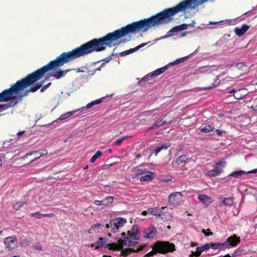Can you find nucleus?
Listing matches in <instances>:
<instances>
[{
    "label": "nucleus",
    "mask_w": 257,
    "mask_h": 257,
    "mask_svg": "<svg viewBox=\"0 0 257 257\" xmlns=\"http://www.w3.org/2000/svg\"><path fill=\"white\" fill-rule=\"evenodd\" d=\"M154 178L153 173L150 171L146 172L145 175H143L140 177V180L141 182L150 181L153 180Z\"/></svg>",
    "instance_id": "23"
},
{
    "label": "nucleus",
    "mask_w": 257,
    "mask_h": 257,
    "mask_svg": "<svg viewBox=\"0 0 257 257\" xmlns=\"http://www.w3.org/2000/svg\"><path fill=\"white\" fill-rule=\"evenodd\" d=\"M44 82H45V80L43 81H41L39 83H36V84L34 86L31 87L29 89L26 90L24 91V93L22 94L23 96H24V97L25 96H28V94L30 92H35L36 91H37L38 89L41 88V86L43 85V84H44Z\"/></svg>",
    "instance_id": "16"
},
{
    "label": "nucleus",
    "mask_w": 257,
    "mask_h": 257,
    "mask_svg": "<svg viewBox=\"0 0 257 257\" xmlns=\"http://www.w3.org/2000/svg\"><path fill=\"white\" fill-rule=\"evenodd\" d=\"M254 111H257V105H254L251 107Z\"/></svg>",
    "instance_id": "59"
},
{
    "label": "nucleus",
    "mask_w": 257,
    "mask_h": 257,
    "mask_svg": "<svg viewBox=\"0 0 257 257\" xmlns=\"http://www.w3.org/2000/svg\"><path fill=\"white\" fill-rule=\"evenodd\" d=\"M31 216L37 218L38 219L41 218V214L39 212H36L34 213H31L30 214Z\"/></svg>",
    "instance_id": "43"
},
{
    "label": "nucleus",
    "mask_w": 257,
    "mask_h": 257,
    "mask_svg": "<svg viewBox=\"0 0 257 257\" xmlns=\"http://www.w3.org/2000/svg\"><path fill=\"white\" fill-rule=\"evenodd\" d=\"M225 164V162H221L216 163L215 167L208 172V176L209 177H215L220 174L223 172L221 166L224 167Z\"/></svg>",
    "instance_id": "10"
},
{
    "label": "nucleus",
    "mask_w": 257,
    "mask_h": 257,
    "mask_svg": "<svg viewBox=\"0 0 257 257\" xmlns=\"http://www.w3.org/2000/svg\"><path fill=\"white\" fill-rule=\"evenodd\" d=\"M25 133V131H21V132H19L18 133H17V136L18 137H20L21 136H22V135L24 134Z\"/></svg>",
    "instance_id": "58"
},
{
    "label": "nucleus",
    "mask_w": 257,
    "mask_h": 257,
    "mask_svg": "<svg viewBox=\"0 0 257 257\" xmlns=\"http://www.w3.org/2000/svg\"><path fill=\"white\" fill-rule=\"evenodd\" d=\"M47 64H48L34 72L29 74L24 78L20 80H18L17 82L15 84L12 85L10 88L5 89L3 93L0 94L1 99L7 100V99H8V100H10V96H12L13 94L19 93L26 88L33 85L37 81L40 80L43 77L44 74L49 71H51L50 74V76L54 77L57 79H60L63 76L65 73L64 71L60 69H58V70L55 69L56 68L62 66L63 65L55 67L52 69L45 71V72L41 73V69Z\"/></svg>",
    "instance_id": "2"
},
{
    "label": "nucleus",
    "mask_w": 257,
    "mask_h": 257,
    "mask_svg": "<svg viewBox=\"0 0 257 257\" xmlns=\"http://www.w3.org/2000/svg\"><path fill=\"white\" fill-rule=\"evenodd\" d=\"M134 173L132 175L133 178H136L139 175H143L146 173V169L143 168L141 166H138L133 169Z\"/></svg>",
    "instance_id": "18"
},
{
    "label": "nucleus",
    "mask_w": 257,
    "mask_h": 257,
    "mask_svg": "<svg viewBox=\"0 0 257 257\" xmlns=\"http://www.w3.org/2000/svg\"><path fill=\"white\" fill-rule=\"evenodd\" d=\"M181 198L182 194L180 192H173L169 196V202L173 205H176L179 203Z\"/></svg>",
    "instance_id": "14"
},
{
    "label": "nucleus",
    "mask_w": 257,
    "mask_h": 257,
    "mask_svg": "<svg viewBox=\"0 0 257 257\" xmlns=\"http://www.w3.org/2000/svg\"><path fill=\"white\" fill-rule=\"evenodd\" d=\"M236 91L234 89H233L231 90H230V91H229V93H233V94H234V93H236Z\"/></svg>",
    "instance_id": "63"
},
{
    "label": "nucleus",
    "mask_w": 257,
    "mask_h": 257,
    "mask_svg": "<svg viewBox=\"0 0 257 257\" xmlns=\"http://www.w3.org/2000/svg\"><path fill=\"white\" fill-rule=\"evenodd\" d=\"M94 203L97 206L103 205L102 200H95Z\"/></svg>",
    "instance_id": "51"
},
{
    "label": "nucleus",
    "mask_w": 257,
    "mask_h": 257,
    "mask_svg": "<svg viewBox=\"0 0 257 257\" xmlns=\"http://www.w3.org/2000/svg\"><path fill=\"white\" fill-rule=\"evenodd\" d=\"M188 158V156L186 155H181L177 158L176 160V163L178 165L182 164H185Z\"/></svg>",
    "instance_id": "27"
},
{
    "label": "nucleus",
    "mask_w": 257,
    "mask_h": 257,
    "mask_svg": "<svg viewBox=\"0 0 257 257\" xmlns=\"http://www.w3.org/2000/svg\"><path fill=\"white\" fill-rule=\"evenodd\" d=\"M190 25H187V24H181L180 25L177 26V27L178 28V29H179V31H180L186 30L188 28V26H190Z\"/></svg>",
    "instance_id": "42"
},
{
    "label": "nucleus",
    "mask_w": 257,
    "mask_h": 257,
    "mask_svg": "<svg viewBox=\"0 0 257 257\" xmlns=\"http://www.w3.org/2000/svg\"><path fill=\"white\" fill-rule=\"evenodd\" d=\"M146 246V245L145 244L140 245L136 249L132 248H126L122 249L120 251V255L122 256L123 257H126L132 252H139L141 251V250H143Z\"/></svg>",
    "instance_id": "12"
},
{
    "label": "nucleus",
    "mask_w": 257,
    "mask_h": 257,
    "mask_svg": "<svg viewBox=\"0 0 257 257\" xmlns=\"http://www.w3.org/2000/svg\"><path fill=\"white\" fill-rule=\"evenodd\" d=\"M155 115V113H153L152 111H147L145 112V115L146 116H154Z\"/></svg>",
    "instance_id": "49"
},
{
    "label": "nucleus",
    "mask_w": 257,
    "mask_h": 257,
    "mask_svg": "<svg viewBox=\"0 0 257 257\" xmlns=\"http://www.w3.org/2000/svg\"><path fill=\"white\" fill-rule=\"evenodd\" d=\"M199 201L204 204L205 206H208L213 201V200L205 195H200L199 196Z\"/></svg>",
    "instance_id": "22"
},
{
    "label": "nucleus",
    "mask_w": 257,
    "mask_h": 257,
    "mask_svg": "<svg viewBox=\"0 0 257 257\" xmlns=\"http://www.w3.org/2000/svg\"><path fill=\"white\" fill-rule=\"evenodd\" d=\"M168 68V66H165L162 68L156 69L155 71L150 73L145 76L140 81H139V83L141 85H143L144 83L148 82V83H151V82H150L152 80L153 78H155L158 75L164 72Z\"/></svg>",
    "instance_id": "6"
},
{
    "label": "nucleus",
    "mask_w": 257,
    "mask_h": 257,
    "mask_svg": "<svg viewBox=\"0 0 257 257\" xmlns=\"http://www.w3.org/2000/svg\"><path fill=\"white\" fill-rule=\"evenodd\" d=\"M107 241V239L103 237H99L98 240L95 243H93L91 244V247H94L95 249H97L100 247H105L107 248V245L109 244L110 243H108L107 244H105L106 241Z\"/></svg>",
    "instance_id": "15"
},
{
    "label": "nucleus",
    "mask_w": 257,
    "mask_h": 257,
    "mask_svg": "<svg viewBox=\"0 0 257 257\" xmlns=\"http://www.w3.org/2000/svg\"><path fill=\"white\" fill-rule=\"evenodd\" d=\"M214 127L211 126L209 124H206L203 127L201 128L200 132L203 133H207L212 131Z\"/></svg>",
    "instance_id": "33"
},
{
    "label": "nucleus",
    "mask_w": 257,
    "mask_h": 257,
    "mask_svg": "<svg viewBox=\"0 0 257 257\" xmlns=\"http://www.w3.org/2000/svg\"><path fill=\"white\" fill-rule=\"evenodd\" d=\"M139 230L138 225H135L130 230L127 231V235L124 232H122L121 234L122 239H119L117 240V243L113 242L107 245L108 249L118 250L122 249L124 245L129 246L135 245L140 240Z\"/></svg>",
    "instance_id": "3"
},
{
    "label": "nucleus",
    "mask_w": 257,
    "mask_h": 257,
    "mask_svg": "<svg viewBox=\"0 0 257 257\" xmlns=\"http://www.w3.org/2000/svg\"><path fill=\"white\" fill-rule=\"evenodd\" d=\"M25 201L17 202L13 205V208L15 210H18L25 204Z\"/></svg>",
    "instance_id": "35"
},
{
    "label": "nucleus",
    "mask_w": 257,
    "mask_h": 257,
    "mask_svg": "<svg viewBox=\"0 0 257 257\" xmlns=\"http://www.w3.org/2000/svg\"><path fill=\"white\" fill-rule=\"evenodd\" d=\"M257 172V169L249 171L246 172L247 174L255 173Z\"/></svg>",
    "instance_id": "57"
},
{
    "label": "nucleus",
    "mask_w": 257,
    "mask_h": 257,
    "mask_svg": "<svg viewBox=\"0 0 257 257\" xmlns=\"http://www.w3.org/2000/svg\"><path fill=\"white\" fill-rule=\"evenodd\" d=\"M155 243L156 249L161 254L171 252L176 250L175 245L168 241H157Z\"/></svg>",
    "instance_id": "4"
},
{
    "label": "nucleus",
    "mask_w": 257,
    "mask_h": 257,
    "mask_svg": "<svg viewBox=\"0 0 257 257\" xmlns=\"http://www.w3.org/2000/svg\"><path fill=\"white\" fill-rule=\"evenodd\" d=\"M147 43H142L140 45L137 46L135 48V50L136 51H138L139 49L143 47L144 46H145V45H147Z\"/></svg>",
    "instance_id": "50"
},
{
    "label": "nucleus",
    "mask_w": 257,
    "mask_h": 257,
    "mask_svg": "<svg viewBox=\"0 0 257 257\" xmlns=\"http://www.w3.org/2000/svg\"><path fill=\"white\" fill-rule=\"evenodd\" d=\"M73 113H74L73 112H71V111L67 112L61 115L60 116V117H59V119H60V120L65 119L69 117L71 115H72L73 114Z\"/></svg>",
    "instance_id": "39"
},
{
    "label": "nucleus",
    "mask_w": 257,
    "mask_h": 257,
    "mask_svg": "<svg viewBox=\"0 0 257 257\" xmlns=\"http://www.w3.org/2000/svg\"><path fill=\"white\" fill-rule=\"evenodd\" d=\"M187 59H188L187 57H185L177 59L176 61H175L174 62H173V63H170L169 65L172 66V65H174L175 64H179L180 63L184 62L185 60H187Z\"/></svg>",
    "instance_id": "40"
},
{
    "label": "nucleus",
    "mask_w": 257,
    "mask_h": 257,
    "mask_svg": "<svg viewBox=\"0 0 257 257\" xmlns=\"http://www.w3.org/2000/svg\"><path fill=\"white\" fill-rule=\"evenodd\" d=\"M208 249V245L207 243L202 245L201 247H198L196 248V251L195 252H192L191 256H199L200 255L202 252L205 251L206 250Z\"/></svg>",
    "instance_id": "19"
},
{
    "label": "nucleus",
    "mask_w": 257,
    "mask_h": 257,
    "mask_svg": "<svg viewBox=\"0 0 257 257\" xmlns=\"http://www.w3.org/2000/svg\"><path fill=\"white\" fill-rule=\"evenodd\" d=\"M104 97L95 100L94 101H91V102L88 103L85 107H83L81 108L82 110H86V109L90 108L92 107L93 105L97 104H99L102 102V99Z\"/></svg>",
    "instance_id": "26"
},
{
    "label": "nucleus",
    "mask_w": 257,
    "mask_h": 257,
    "mask_svg": "<svg viewBox=\"0 0 257 257\" xmlns=\"http://www.w3.org/2000/svg\"><path fill=\"white\" fill-rule=\"evenodd\" d=\"M240 242V238L236 234H234L228 237L226 241L223 242L224 246H231L232 247L236 246Z\"/></svg>",
    "instance_id": "11"
},
{
    "label": "nucleus",
    "mask_w": 257,
    "mask_h": 257,
    "mask_svg": "<svg viewBox=\"0 0 257 257\" xmlns=\"http://www.w3.org/2000/svg\"><path fill=\"white\" fill-rule=\"evenodd\" d=\"M113 201V197L111 196H108L102 200V204H103V205H104V206H109L112 204Z\"/></svg>",
    "instance_id": "30"
},
{
    "label": "nucleus",
    "mask_w": 257,
    "mask_h": 257,
    "mask_svg": "<svg viewBox=\"0 0 257 257\" xmlns=\"http://www.w3.org/2000/svg\"><path fill=\"white\" fill-rule=\"evenodd\" d=\"M210 80H212V81H213V82L211 83V85L210 86L204 87V90L211 89L214 88L220 83V79L217 76L214 75H211L210 76Z\"/></svg>",
    "instance_id": "17"
},
{
    "label": "nucleus",
    "mask_w": 257,
    "mask_h": 257,
    "mask_svg": "<svg viewBox=\"0 0 257 257\" xmlns=\"http://www.w3.org/2000/svg\"><path fill=\"white\" fill-rule=\"evenodd\" d=\"M0 106H1L0 109L5 110L4 108H5V104H1V105H0Z\"/></svg>",
    "instance_id": "62"
},
{
    "label": "nucleus",
    "mask_w": 257,
    "mask_h": 257,
    "mask_svg": "<svg viewBox=\"0 0 257 257\" xmlns=\"http://www.w3.org/2000/svg\"><path fill=\"white\" fill-rule=\"evenodd\" d=\"M249 28V27L248 25H243L240 28L238 27L235 28L234 32L236 35L241 36L246 33Z\"/></svg>",
    "instance_id": "20"
},
{
    "label": "nucleus",
    "mask_w": 257,
    "mask_h": 257,
    "mask_svg": "<svg viewBox=\"0 0 257 257\" xmlns=\"http://www.w3.org/2000/svg\"><path fill=\"white\" fill-rule=\"evenodd\" d=\"M102 153L101 151H98L96 153L93 155V156L90 159V161L91 163H94L97 159L101 156Z\"/></svg>",
    "instance_id": "37"
},
{
    "label": "nucleus",
    "mask_w": 257,
    "mask_h": 257,
    "mask_svg": "<svg viewBox=\"0 0 257 257\" xmlns=\"http://www.w3.org/2000/svg\"><path fill=\"white\" fill-rule=\"evenodd\" d=\"M247 174L246 172L243 170H239V171H236L234 172H232L230 175L229 176L235 177V178H238L240 176L243 174Z\"/></svg>",
    "instance_id": "31"
},
{
    "label": "nucleus",
    "mask_w": 257,
    "mask_h": 257,
    "mask_svg": "<svg viewBox=\"0 0 257 257\" xmlns=\"http://www.w3.org/2000/svg\"><path fill=\"white\" fill-rule=\"evenodd\" d=\"M130 137L125 136L124 137H122V138H119L118 139L116 140L114 143V144L117 146H120L121 143L127 139L129 138Z\"/></svg>",
    "instance_id": "36"
},
{
    "label": "nucleus",
    "mask_w": 257,
    "mask_h": 257,
    "mask_svg": "<svg viewBox=\"0 0 257 257\" xmlns=\"http://www.w3.org/2000/svg\"><path fill=\"white\" fill-rule=\"evenodd\" d=\"M186 32H183V33H181V37H184V36H186Z\"/></svg>",
    "instance_id": "64"
},
{
    "label": "nucleus",
    "mask_w": 257,
    "mask_h": 257,
    "mask_svg": "<svg viewBox=\"0 0 257 257\" xmlns=\"http://www.w3.org/2000/svg\"><path fill=\"white\" fill-rule=\"evenodd\" d=\"M6 248L9 251H13L18 247V239L16 236L6 237L4 240Z\"/></svg>",
    "instance_id": "7"
},
{
    "label": "nucleus",
    "mask_w": 257,
    "mask_h": 257,
    "mask_svg": "<svg viewBox=\"0 0 257 257\" xmlns=\"http://www.w3.org/2000/svg\"><path fill=\"white\" fill-rule=\"evenodd\" d=\"M219 199L222 201V203L225 206H232L233 203V197L225 198L221 196Z\"/></svg>",
    "instance_id": "25"
},
{
    "label": "nucleus",
    "mask_w": 257,
    "mask_h": 257,
    "mask_svg": "<svg viewBox=\"0 0 257 257\" xmlns=\"http://www.w3.org/2000/svg\"><path fill=\"white\" fill-rule=\"evenodd\" d=\"M191 246H195L197 245V243L195 242H192L191 243Z\"/></svg>",
    "instance_id": "60"
},
{
    "label": "nucleus",
    "mask_w": 257,
    "mask_h": 257,
    "mask_svg": "<svg viewBox=\"0 0 257 257\" xmlns=\"http://www.w3.org/2000/svg\"><path fill=\"white\" fill-rule=\"evenodd\" d=\"M33 248L37 250H42V246L40 242H38L36 245L33 246Z\"/></svg>",
    "instance_id": "46"
},
{
    "label": "nucleus",
    "mask_w": 257,
    "mask_h": 257,
    "mask_svg": "<svg viewBox=\"0 0 257 257\" xmlns=\"http://www.w3.org/2000/svg\"><path fill=\"white\" fill-rule=\"evenodd\" d=\"M171 144L168 143H164L162 144L160 146L157 147L155 150H154V154L155 156H157L159 153H160L161 151L165 150H166L169 147H170Z\"/></svg>",
    "instance_id": "21"
},
{
    "label": "nucleus",
    "mask_w": 257,
    "mask_h": 257,
    "mask_svg": "<svg viewBox=\"0 0 257 257\" xmlns=\"http://www.w3.org/2000/svg\"><path fill=\"white\" fill-rule=\"evenodd\" d=\"M157 253H158V251L155 248V243L153 244L152 246V250L150 251L149 252L146 253L144 257H151L154 256V255L156 254Z\"/></svg>",
    "instance_id": "34"
},
{
    "label": "nucleus",
    "mask_w": 257,
    "mask_h": 257,
    "mask_svg": "<svg viewBox=\"0 0 257 257\" xmlns=\"http://www.w3.org/2000/svg\"><path fill=\"white\" fill-rule=\"evenodd\" d=\"M102 226V225L100 223H97L91 226V228H99Z\"/></svg>",
    "instance_id": "52"
},
{
    "label": "nucleus",
    "mask_w": 257,
    "mask_h": 257,
    "mask_svg": "<svg viewBox=\"0 0 257 257\" xmlns=\"http://www.w3.org/2000/svg\"><path fill=\"white\" fill-rule=\"evenodd\" d=\"M100 61L87 64L85 67L86 72L89 76L95 74L96 71H100L101 68L104 65V63H101L100 66H97V63Z\"/></svg>",
    "instance_id": "9"
},
{
    "label": "nucleus",
    "mask_w": 257,
    "mask_h": 257,
    "mask_svg": "<svg viewBox=\"0 0 257 257\" xmlns=\"http://www.w3.org/2000/svg\"><path fill=\"white\" fill-rule=\"evenodd\" d=\"M179 30L178 29V28L177 26L176 27H173V28H172L168 32V35H169V36H173V34L172 33H175V32H179Z\"/></svg>",
    "instance_id": "41"
},
{
    "label": "nucleus",
    "mask_w": 257,
    "mask_h": 257,
    "mask_svg": "<svg viewBox=\"0 0 257 257\" xmlns=\"http://www.w3.org/2000/svg\"><path fill=\"white\" fill-rule=\"evenodd\" d=\"M23 98H24V96H23V95L21 94L18 96V99L17 100H18V102L19 101L21 102L22 101Z\"/></svg>",
    "instance_id": "56"
},
{
    "label": "nucleus",
    "mask_w": 257,
    "mask_h": 257,
    "mask_svg": "<svg viewBox=\"0 0 257 257\" xmlns=\"http://www.w3.org/2000/svg\"><path fill=\"white\" fill-rule=\"evenodd\" d=\"M147 214H148V212L147 211H143L142 213V214L144 216L147 215Z\"/></svg>",
    "instance_id": "61"
},
{
    "label": "nucleus",
    "mask_w": 257,
    "mask_h": 257,
    "mask_svg": "<svg viewBox=\"0 0 257 257\" xmlns=\"http://www.w3.org/2000/svg\"><path fill=\"white\" fill-rule=\"evenodd\" d=\"M233 96L236 99H240L243 97V95H240L238 92L234 93Z\"/></svg>",
    "instance_id": "47"
},
{
    "label": "nucleus",
    "mask_w": 257,
    "mask_h": 257,
    "mask_svg": "<svg viewBox=\"0 0 257 257\" xmlns=\"http://www.w3.org/2000/svg\"><path fill=\"white\" fill-rule=\"evenodd\" d=\"M51 85V83L49 82L47 85H42L41 86V88L40 89L41 92H44L50 85Z\"/></svg>",
    "instance_id": "45"
},
{
    "label": "nucleus",
    "mask_w": 257,
    "mask_h": 257,
    "mask_svg": "<svg viewBox=\"0 0 257 257\" xmlns=\"http://www.w3.org/2000/svg\"><path fill=\"white\" fill-rule=\"evenodd\" d=\"M165 207H162L161 208L159 207H154L150 208L148 212L152 215L160 216L162 214V209H164Z\"/></svg>",
    "instance_id": "24"
},
{
    "label": "nucleus",
    "mask_w": 257,
    "mask_h": 257,
    "mask_svg": "<svg viewBox=\"0 0 257 257\" xmlns=\"http://www.w3.org/2000/svg\"><path fill=\"white\" fill-rule=\"evenodd\" d=\"M143 233L145 238H153L156 236L158 232L155 226H150L144 229Z\"/></svg>",
    "instance_id": "13"
},
{
    "label": "nucleus",
    "mask_w": 257,
    "mask_h": 257,
    "mask_svg": "<svg viewBox=\"0 0 257 257\" xmlns=\"http://www.w3.org/2000/svg\"><path fill=\"white\" fill-rule=\"evenodd\" d=\"M166 121L163 119L157 120L150 127V129H155L160 126H161L166 123Z\"/></svg>",
    "instance_id": "29"
},
{
    "label": "nucleus",
    "mask_w": 257,
    "mask_h": 257,
    "mask_svg": "<svg viewBox=\"0 0 257 257\" xmlns=\"http://www.w3.org/2000/svg\"><path fill=\"white\" fill-rule=\"evenodd\" d=\"M126 223V219L118 217L111 219L108 223L106 224L105 227L107 228H110L111 231L114 233L120 228L122 227Z\"/></svg>",
    "instance_id": "5"
},
{
    "label": "nucleus",
    "mask_w": 257,
    "mask_h": 257,
    "mask_svg": "<svg viewBox=\"0 0 257 257\" xmlns=\"http://www.w3.org/2000/svg\"><path fill=\"white\" fill-rule=\"evenodd\" d=\"M53 215V213L41 214V218L42 217H52Z\"/></svg>",
    "instance_id": "54"
},
{
    "label": "nucleus",
    "mask_w": 257,
    "mask_h": 257,
    "mask_svg": "<svg viewBox=\"0 0 257 257\" xmlns=\"http://www.w3.org/2000/svg\"><path fill=\"white\" fill-rule=\"evenodd\" d=\"M241 250L239 248L235 249L233 252L232 253V255L233 257L236 256L237 255H240L241 253Z\"/></svg>",
    "instance_id": "44"
},
{
    "label": "nucleus",
    "mask_w": 257,
    "mask_h": 257,
    "mask_svg": "<svg viewBox=\"0 0 257 257\" xmlns=\"http://www.w3.org/2000/svg\"><path fill=\"white\" fill-rule=\"evenodd\" d=\"M206 231H210V229L209 228L205 229H203L202 232L206 235V236H209V235H212L213 234V233L212 232H209L208 233L206 232Z\"/></svg>",
    "instance_id": "48"
},
{
    "label": "nucleus",
    "mask_w": 257,
    "mask_h": 257,
    "mask_svg": "<svg viewBox=\"0 0 257 257\" xmlns=\"http://www.w3.org/2000/svg\"><path fill=\"white\" fill-rule=\"evenodd\" d=\"M111 59V58L110 57H107L103 60V61H104L103 63H108Z\"/></svg>",
    "instance_id": "55"
},
{
    "label": "nucleus",
    "mask_w": 257,
    "mask_h": 257,
    "mask_svg": "<svg viewBox=\"0 0 257 257\" xmlns=\"http://www.w3.org/2000/svg\"><path fill=\"white\" fill-rule=\"evenodd\" d=\"M196 8V0H186L180 3L175 7L165 9L150 18L133 22L103 37L93 39L71 51L62 53L44 66L41 69V73L63 65L80 57H84L93 52L103 51L106 47L115 46L117 47L120 43H125L126 41L122 40L118 43H115V42L130 33L136 34L141 31L145 32L153 27L169 24L174 20V16L176 14L185 12L189 8L194 10Z\"/></svg>",
    "instance_id": "1"
},
{
    "label": "nucleus",
    "mask_w": 257,
    "mask_h": 257,
    "mask_svg": "<svg viewBox=\"0 0 257 257\" xmlns=\"http://www.w3.org/2000/svg\"><path fill=\"white\" fill-rule=\"evenodd\" d=\"M32 243V239L30 237L23 239L20 240V244L22 247H27Z\"/></svg>",
    "instance_id": "28"
},
{
    "label": "nucleus",
    "mask_w": 257,
    "mask_h": 257,
    "mask_svg": "<svg viewBox=\"0 0 257 257\" xmlns=\"http://www.w3.org/2000/svg\"><path fill=\"white\" fill-rule=\"evenodd\" d=\"M47 154L48 152L47 150L42 149L29 152L24 156L23 158L25 159L28 158L29 156H34V158L30 161V162L32 163L40 158L41 157L47 155Z\"/></svg>",
    "instance_id": "8"
},
{
    "label": "nucleus",
    "mask_w": 257,
    "mask_h": 257,
    "mask_svg": "<svg viewBox=\"0 0 257 257\" xmlns=\"http://www.w3.org/2000/svg\"><path fill=\"white\" fill-rule=\"evenodd\" d=\"M135 52H136L135 48H132V49H130L129 50H126V51H123V52L120 53L119 55L121 56H126V55L130 54L132 53H134Z\"/></svg>",
    "instance_id": "38"
},
{
    "label": "nucleus",
    "mask_w": 257,
    "mask_h": 257,
    "mask_svg": "<svg viewBox=\"0 0 257 257\" xmlns=\"http://www.w3.org/2000/svg\"><path fill=\"white\" fill-rule=\"evenodd\" d=\"M208 245V249L210 248L213 249H216L224 246L223 243H207Z\"/></svg>",
    "instance_id": "32"
},
{
    "label": "nucleus",
    "mask_w": 257,
    "mask_h": 257,
    "mask_svg": "<svg viewBox=\"0 0 257 257\" xmlns=\"http://www.w3.org/2000/svg\"><path fill=\"white\" fill-rule=\"evenodd\" d=\"M216 134L218 136H220L222 135L223 133H224L225 132L224 131L220 130L218 129H217L216 130Z\"/></svg>",
    "instance_id": "53"
}]
</instances>
